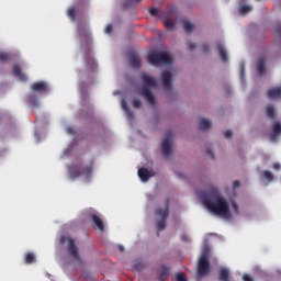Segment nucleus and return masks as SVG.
<instances>
[{
  "instance_id": "43",
  "label": "nucleus",
  "mask_w": 281,
  "mask_h": 281,
  "mask_svg": "<svg viewBox=\"0 0 281 281\" xmlns=\"http://www.w3.org/2000/svg\"><path fill=\"white\" fill-rule=\"evenodd\" d=\"M187 45H188L189 52H192V49H194L196 47V45H194V43H192V42H188Z\"/></svg>"
},
{
  "instance_id": "47",
  "label": "nucleus",
  "mask_w": 281,
  "mask_h": 281,
  "mask_svg": "<svg viewBox=\"0 0 281 281\" xmlns=\"http://www.w3.org/2000/svg\"><path fill=\"white\" fill-rule=\"evenodd\" d=\"M273 170H280L281 169V165L280 164H273L272 166Z\"/></svg>"
},
{
  "instance_id": "42",
  "label": "nucleus",
  "mask_w": 281,
  "mask_h": 281,
  "mask_svg": "<svg viewBox=\"0 0 281 281\" xmlns=\"http://www.w3.org/2000/svg\"><path fill=\"white\" fill-rule=\"evenodd\" d=\"M232 135H234V133H233L232 131H229V130H227V131L224 132V137H225L226 139H229V138L232 137Z\"/></svg>"
},
{
  "instance_id": "33",
  "label": "nucleus",
  "mask_w": 281,
  "mask_h": 281,
  "mask_svg": "<svg viewBox=\"0 0 281 281\" xmlns=\"http://www.w3.org/2000/svg\"><path fill=\"white\" fill-rule=\"evenodd\" d=\"M177 281H188V278L186 277V273L180 272L176 276Z\"/></svg>"
},
{
  "instance_id": "17",
  "label": "nucleus",
  "mask_w": 281,
  "mask_h": 281,
  "mask_svg": "<svg viewBox=\"0 0 281 281\" xmlns=\"http://www.w3.org/2000/svg\"><path fill=\"white\" fill-rule=\"evenodd\" d=\"M86 64H87V69H89L90 71H93V69L98 67V64L95 63V59L93 58V55H91V53H87Z\"/></svg>"
},
{
  "instance_id": "28",
  "label": "nucleus",
  "mask_w": 281,
  "mask_h": 281,
  "mask_svg": "<svg viewBox=\"0 0 281 281\" xmlns=\"http://www.w3.org/2000/svg\"><path fill=\"white\" fill-rule=\"evenodd\" d=\"M267 115L268 117H270L271 120H276V109L273 108V105H269L267 108Z\"/></svg>"
},
{
  "instance_id": "30",
  "label": "nucleus",
  "mask_w": 281,
  "mask_h": 281,
  "mask_svg": "<svg viewBox=\"0 0 281 281\" xmlns=\"http://www.w3.org/2000/svg\"><path fill=\"white\" fill-rule=\"evenodd\" d=\"M252 8L251 5L245 4L240 7L239 12L240 14H248V12H251Z\"/></svg>"
},
{
  "instance_id": "24",
  "label": "nucleus",
  "mask_w": 281,
  "mask_h": 281,
  "mask_svg": "<svg viewBox=\"0 0 281 281\" xmlns=\"http://www.w3.org/2000/svg\"><path fill=\"white\" fill-rule=\"evenodd\" d=\"M212 126V122L207 119H201L200 120V131H207Z\"/></svg>"
},
{
  "instance_id": "7",
  "label": "nucleus",
  "mask_w": 281,
  "mask_h": 281,
  "mask_svg": "<svg viewBox=\"0 0 281 281\" xmlns=\"http://www.w3.org/2000/svg\"><path fill=\"white\" fill-rule=\"evenodd\" d=\"M164 157H168L172 153V132H168L161 144Z\"/></svg>"
},
{
  "instance_id": "11",
  "label": "nucleus",
  "mask_w": 281,
  "mask_h": 281,
  "mask_svg": "<svg viewBox=\"0 0 281 281\" xmlns=\"http://www.w3.org/2000/svg\"><path fill=\"white\" fill-rule=\"evenodd\" d=\"M128 60L133 69H139L142 67V59H139V56L137 54L135 53L130 54Z\"/></svg>"
},
{
  "instance_id": "12",
  "label": "nucleus",
  "mask_w": 281,
  "mask_h": 281,
  "mask_svg": "<svg viewBox=\"0 0 281 281\" xmlns=\"http://www.w3.org/2000/svg\"><path fill=\"white\" fill-rule=\"evenodd\" d=\"M32 91H35L37 93H45L48 89L47 82L45 81H38L32 85L31 87Z\"/></svg>"
},
{
  "instance_id": "35",
  "label": "nucleus",
  "mask_w": 281,
  "mask_h": 281,
  "mask_svg": "<svg viewBox=\"0 0 281 281\" xmlns=\"http://www.w3.org/2000/svg\"><path fill=\"white\" fill-rule=\"evenodd\" d=\"M239 76L241 80H245V64H241L239 67Z\"/></svg>"
},
{
  "instance_id": "10",
  "label": "nucleus",
  "mask_w": 281,
  "mask_h": 281,
  "mask_svg": "<svg viewBox=\"0 0 281 281\" xmlns=\"http://www.w3.org/2000/svg\"><path fill=\"white\" fill-rule=\"evenodd\" d=\"M79 37L81 42H86V45L89 47V43H91V35L89 34V30H87V27L79 26Z\"/></svg>"
},
{
  "instance_id": "46",
  "label": "nucleus",
  "mask_w": 281,
  "mask_h": 281,
  "mask_svg": "<svg viewBox=\"0 0 281 281\" xmlns=\"http://www.w3.org/2000/svg\"><path fill=\"white\" fill-rule=\"evenodd\" d=\"M243 280L244 281H254V278H251V276H249V274H244Z\"/></svg>"
},
{
  "instance_id": "27",
  "label": "nucleus",
  "mask_w": 281,
  "mask_h": 281,
  "mask_svg": "<svg viewBox=\"0 0 281 281\" xmlns=\"http://www.w3.org/2000/svg\"><path fill=\"white\" fill-rule=\"evenodd\" d=\"M25 262L26 265H32L33 262H36V255H34L33 252H27L25 255Z\"/></svg>"
},
{
  "instance_id": "4",
  "label": "nucleus",
  "mask_w": 281,
  "mask_h": 281,
  "mask_svg": "<svg viewBox=\"0 0 281 281\" xmlns=\"http://www.w3.org/2000/svg\"><path fill=\"white\" fill-rule=\"evenodd\" d=\"M69 175L71 179H80V177H83L85 179H90L91 175H93V162L86 167H82L80 165H74L69 167Z\"/></svg>"
},
{
  "instance_id": "39",
  "label": "nucleus",
  "mask_w": 281,
  "mask_h": 281,
  "mask_svg": "<svg viewBox=\"0 0 281 281\" xmlns=\"http://www.w3.org/2000/svg\"><path fill=\"white\" fill-rule=\"evenodd\" d=\"M149 14L151 16H157L159 14V10L157 8H150L149 9Z\"/></svg>"
},
{
  "instance_id": "41",
  "label": "nucleus",
  "mask_w": 281,
  "mask_h": 281,
  "mask_svg": "<svg viewBox=\"0 0 281 281\" xmlns=\"http://www.w3.org/2000/svg\"><path fill=\"white\" fill-rule=\"evenodd\" d=\"M113 32V24H108L105 27V34H112Z\"/></svg>"
},
{
  "instance_id": "13",
  "label": "nucleus",
  "mask_w": 281,
  "mask_h": 281,
  "mask_svg": "<svg viewBox=\"0 0 281 281\" xmlns=\"http://www.w3.org/2000/svg\"><path fill=\"white\" fill-rule=\"evenodd\" d=\"M281 134V123L280 122H274L272 124V133L270 135V140L271 142H277L278 137H280Z\"/></svg>"
},
{
  "instance_id": "40",
  "label": "nucleus",
  "mask_w": 281,
  "mask_h": 281,
  "mask_svg": "<svg viewBox=\"0 0 281 281\" xmlns=\"http://www.w3.org/2000/svg\"><path fill=\"white\" fill-rule=\"evenodd\" d=\"M121 106H122L123 111H128L131 109V108H128V103L126 102V100L122 101Z\"/></svg>"
},
{
  "instance_id": "29",
  "label": "nucleus",
  "mask_w": 281,
  "mask_h": 281,
  "mask_svg": "<svg viewBox=\"0 0 281 281\" xmlns=\"http://www.w3.org/2000/svg\"><path fill=\"white\" fill-rule=\"evenodd\" d=\"M273 30H274V36L277 38H281V23L274 24Z\"/></svg>"
},
{
  "instance_id": "51",
  "label": "nucleus",
  "mask_w": 281,
  "mask_h": 281,
  "mask_svg": "<svg viewBox=\"0 0 281 281\" xmlns=\"http://www.w3.org/2000/svg\"><path fill=\"white\" fill-rule=\"evenodd\" d=\"M119 249H120V251H124V246L120 245Z\"/></svg>"
},
{
  "instance_id": "14",
  "label": "nucleus",
  "mask_w": 281,
  "mask_h": 281,
  "mask_svg": "<svg viewBox=\"0 0 281 281\" xmlns=\"http://www.w3.org/2000/svg\"><path fill=\"white\" fill-rule=\"evenodd\" d=\"M13 76H15V78H19L22 82H26L27 80V75L23 72L21 65H15L13 67Z\"/></svg>"
},
{
  "instance_id": "16",
  "label": "nucleus",
  "mask_w": 281,
  "mask_h": 281,
  "mask_svg": "<svg viewBox=\"0 0 281 281\" xmlns=\"http://www.w3.org/2000/svg\"><path fill=\"white\" fill-rule=\"evenodd\" d=\"M92 223L94 224V229H99V232H104V222L98 214L91 215Z\"/></svg>"
},
{
  "instance_id": "5",
  "label": "nucleus",
  "mask_w": 281,
  "mask_h": 281,
  "mask_svg": "<svg viewBox=\"0 0 281 281\" xmlns=\"http://www.w3.org/2000/svg\"><path fill=\"white\" fill-rule=\"evenodd\" d=\"M156 216H160V220L157 222L158 232H164L166 229V221L170 216V201L166 202L165 209H157Z\"/></svg>"
},
{
  "instance_id": "36",
  "label": "nucleus",
  "mask_w": 281,
  "mask_h": 281,
  "mask_svg": "<svg viewBox=\"0 0 281 281\" xmlns=\"http://www.w3.org/2000/svg\"><path fill=\"white\" fill-rule=\"evenodd\" d=\"M133 106H134V109H142V100L135 99L133 101Z\"/></svg>"
},
{
  "instance_id": "44",
  "label": "nucleus",
  "mask_w": 281,
  "mask_h": 281,
  "mask_svg": "<svg viewBox=\"0 0 281 281\" xmlns=\"http://www.w3.org/2000/svg\"><path fill=\"white\" fill-rule=\"evenodd\" d=\"M66 132L68 135H74L76 133V131H74V127H67Z\"/></svg>"
},
{
  "instance_id": "21",
  "label": "nucleus",
  "mask_w": 281,
  "mask_h": 281,
  "mask_svg": "<svg viewBox=\"0 0 281 281\" xmlns=\"http://www.w3.org/2000/svg\"><path fill=\"white\" fill-rule=\"evenodd\" d=\"M216 47H217V52L221 60H223V63H227L228 57H227V50H225V46L223 44H217Z\"/></svg>"
},
{
  "instance_id": "50",
  "label": "nucleus",
  "mask_w": 281,
  "mask_h": 281,
  "mask_svg": "<svg viewBox=\"0 0 281 281\" xmlns=\"http://www.w3.org/2000/svg\"><path fill=\"white\" fill-rule=\"evenodd\" d=\"M135 269H137L138 271H142V263L136 265Z\"/></svg>"
},
{
  "instance_id": "49",
  "label": "nucleus",
  "mask_w": 281,
  "mask_h": 281,
  "mask_svg": "<svg viewBox=\"0 0 281 281\" xmlns=\"http://www.w3.org/2000/svg\"><path fill=\"white\" fill-rule=\"evenodd\" d=\"M181 240H183V243H188L189 241L188 235H182Z\"/></svg>"
},
{
  "instance_id": "18",
  "label": "nucleus",
  "mask_w": 281,
  "mask_h": 281,
  "mask_svg": "<svg viewBox=\"0 0 281 281\" xmlns=\"http://www.w3.org/2000/svg\"><path fill=\"white\" fill-rule=\"evenodd\" d=\"M269 100H278V98H281V86L270 89L267 93Z\"/></svg>"
},
{
  "instance_id": "31",
  "label": "nucleus",
  "mask_w": 281,
  "mask_h": 281,
  "mask_svg": "<svg viewBox=\"0 0 281 281\" xmlns=\"http://www.w3.org/2000/svg\"><path fill=\"white\" fill-rule=\"evenodd\" d=\"M164 25L167 30H175V24L172 21H170L169 19H166L164 21Z\"/></svg>"
},
{
  "instance_id": "20",
  "label": "nucleus",
  "mask_w": 281,
  "mask_h": 281,
  "mask_svg": "<svg viewBox=\"0 0 281 281\" xmlns=\"http://www.w3.org/2000/svg\"><path fill=\"white\" fill-rule=\"evenodd\" d=\"M138 177H139L140 181L146 183V181H148L150 179V171H148V169H146V168H140V169H138Z\"/></svg>"
},
{
  "instance_id": "25",
  "label": "nucleus",
  "mask_w": 281,
  "mask_h": 281,
  "mask_svg": "<svg viewBox=\"0 0 281 281\" xmlns=\"http://www.w3.org/2000/svg\"><path fill=\"white\" fill-rule=\"evenodd\" d=\"M182 23L184 32L188 34H190V32H194V24L190 23V21L183 20Z\"/></svg>"
},
{
  "instance_id": "1",
  "label": "nucleus",
  "mask_w": 281,
  "mask_h": 281,
  "mask_svg": "<svg viewBox=\"0 0 281 281\" xmlns=\"http://www.w3.org/2000/svg\"><path fill=\"white\" fill-rule=\"evenodd\" d=\"M202 201L205 207L210 210L216 216H222L225 221L232 218V211H229V204L227 200L221 196V192L216 187H212L202 195Z\"/></svg>"
},
{
  "instance_id": "3",
  "label": "nucleus",
  "mask_w": 281,
  "mask_h": 281,
  "mask_svg": "<svg viewBox=\"0 0 281 281\" xmlns=\"http://www.w3.org/2000/svg\"><path fill=\"white\" fill-rule=\"evenodd\" d=\"M147 60L154 67H161V65H172V58L166 52H151L147 56Z\"/></svg>"
},
{
  "instance_id": "37",
  "label": "nucleus",
  "mask_w": 281,
  "mask_h": 281,
  "mask_svg": "<svg viewBox=\"0 0 281 281\" xmlns=\"http://www.w3.org/2000/svg\"><path fill=\"white\" fill-rule=\"evenodd\" d=\"M125 113L130 120L135 119V112H133V110H131V108L128 110H126Z\"/></svg>"
},
{
  "instance_id": "2",
  "label": "nucleus",
  "mask_w": 281,
  "mask_h": 281,
  "mask_svg": "<svg viewBox=\"0 0 281 281\" xmlns=\"http://www.w3.org/2000/svg\"><path fill=\"white\" fill-rule=\"evenodd\" d=\"M142 80L144 82V86L139 89V93L143 98H145L148 104L155 106V94H153L150 88L157 87V79L150 77L148 74H143Z\"/></svg>"
},
{
  "instance_id": "34",
  "label": "nucleus",
  "mask_w": 281,
  "mask_h": 281,
  "mask_svg": "<svg viewBox=\"0 0 281 281\" xmlns=\"http://www.w3.org/2000/svg\"><path fill=\"white\" fill-rule=\"evenodd\" d=\"M68 16L72 20L76 21V9L71 8L68 10Z\"/></svg>"
},
{
  "instance_id": "53",
  "label": "nucleus",
  "mask_w": 281,
  "mask_h": 281,
  "mask_svg": "<svg viewBox=\"0 0 281 281\" xmlns=\"http://www.w3.org/2000/svg\"><path fill=\"white\" fill-rule=\"evenodd\" d=\"M136 1V3H139V1H142V0H135Z\"/></svg>"
},
{
  "instance_id": "9",
  "label": "nucleus",
  "mask_w": 281,
  "mask_h": 281,
  "mask_svg": "<svg viewBox=\"0 0 281 281\" xmlns=\"http://www.w3.org/2000/svg\"><path fill=\"white\" fill-rule=\"evenodd\" d=\"M68 251L70 254V256H72V258L75 260H80V254L78 252V247L76 246V241L72 238H68Z\"/></svg>"
},
{
  "instance_id": "45",
  "label": "nucleus",
  "mask_w": 281,
  "mask_h": 281,
  "mask_svg": "<svg viewBox=\"0 0 281 281\" xmlns=\"http://www.w3.org/2000/svg\"><path fill=\"white\" fill-rule=\"evenodd\" d=\"M233 188H234V190H236L237 188H240V181L235 180V181L233 182Z\"/></svg>"
},
{
  "instance_id": "32",
  "label": "nucleus",
  "mask_w": 281,
  "mask_h": 281,
  "mask_svg": "<svg viewBox=\"0 0 281 281\" xmlns=\"http://www.w3.org/2000/svg\"><path fill=\"white\" fill-rule=\"evenodd\" d=\"M263 177L266 181H273V173L271 171H263Z\"/></svg>"
},
{
  "instance_id": "38",
  "label": "nucleus",
  "mask_w": 281,
  "mask_h": 281,
  "mask_svg": "<svg viewBox=\"0 0 281 281\" xmlns=\"http://www.w3.org/2000/svg\"><path fill=\"white\" fill-rule=\"evenodd\" d=\"M232 207H233L235 214H240V210L238 207V204L235 201L232 202Z\"/></svg>"
},
{
  "instance_id": "22",
  "label": "nucleus",
  "mask_w": 281,
  "mask_h": 281,
  "mask_svg": "<svg viewBox=\"0 0 281 281\" xmlns=\"http://www.w3.org/2000/svg\"><path fill=\"white\" fill-rule=\"evenodd\" d=\"M14 58L13 53L0 50V63H10Z\"/></svg>"
},
{
  "instance_id": "23",
  "label": "nucleus",
  "mask_w": 281,
  "mask_h": 281,
  "mask_svg": "<svg viewBox=\"0 0 281 281\" xmlns=\"http://www.w3.org/2000/svg\"><path fill=\"white\" fill-rule=\"evenodd\" d=\"M158 280L159 281L168 280V268H166V266H162L161 270L158 272Z\"/></svg>"
},
{
  "instance_id": "48",
  "label": "nucleus",
  "mask_w": 281,
  "mask_h": 281,
  "mask_svg": "<svg viewBox=\"0 0 281 281\" xmlns=\"http://www.w3.org/2000/svg\"><path fill=\"white\" fill-rule=\"evenodd\" d=\"M206 155H210L214 159V151L212 149H206Z\"/></svg>"
},
{
  "instance_id": "26",
  "label": "nucleus",
  "mask_w": 281,
  "mask_h": 281,
  "mask_svg": "<svg viewBox=\"0 0 281 281\" xmlns=\"http://www.w3.org/2000/svg\"><path fill=\"white\" fill-rule=\"evenodd\" d=\"M220 281H229V270L228 269H221L220 270Z\"/></svg>"
},
{
  "instance_id": "6",
  "label": "nucleus",
  "mask_w": 281,
  "mask_h": 281,
  "mask_svg": "<svg viewBox=\"0 0 281 281\" xmlns=\"http://www.w3.org/2000/svg\"><path fill=\"white\" fill-rule=\"evenodd\" d=\"M210 273V259L207 252H203L198 262V276L203 278Z\"/></svg>"
},
{
  "instance_id": "52",
  "label": "nucleus",
  "mask_w": 281,
  "mask_h": 281,
  "mask_svg": "<svg viewBox=\"0 0 281 281\" xmlns=\"http://www.w3.org/2000/svg\"><path fill=\"white\" fill-rule=\"evenodd\" d=\"M60 240H61V243H65V237H61V239H60Z\"/></svg>"
},
{
  "instance_id": "15",
  "label": "nucleus",
  "mask_w": 281,
  "mask_h": 281,
  "mask_svg": "<svg viewBox=\"0 0 281 281\" xmlns=\"http://www.w3.org/2000/svg\"><path fill=\"white\" fill-rule=\"evenodd\" d=\"M265 65H267V58L259 57L257 60V71L259 76H265V74H267V68L265 67Z\"/></svg>"
},
{
  "instance_id": "8",
  "label": "nucleus",
  "mask_w": 281,
  "mask_h": 281,
  "mask_svg": "<svg viewBox=\"0 0 281 281\" xmlns=\"http://www.w3.org/2000/svg\"><path fill=\"white\" fill-rule=\"evenodd\" d=\"M162 87L165 91H172V72L165 70L161 74Z\"/></svg>"
},
{
  "instance_id": "19",
  "label": "nucleus",
  "mask_w": 281,
  "mask_h": 281,
  "mask_svg": "<svg viewBox=\"0 0 281 281\" xmlns=\"http://www.w3.org/2000/svg\"><path fill=\"white\" fill-rule=\"evenodd\" d=\"M26 102L30 104L31 109H38L41 104L38 103V97L35 94H30L26 97Z\"/></svg>"
}]
</instances>
